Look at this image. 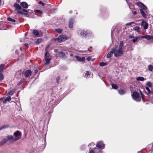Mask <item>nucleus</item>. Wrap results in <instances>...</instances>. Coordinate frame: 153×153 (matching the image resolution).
Masks as SVG:
<instances>
[{"instance_id": "1", "label": "nucleus", "mask_w": 153, "mask_h": 153, "mask_svg": "<svg viewBox=\"0 0 153 153\" xmlns=\"http://www.w3.org/2000/svg\"><path fill=\"white\" fill-rule=\"evenodd\" d=\"M123 42L122 41L120 42V45L118 48L117 47L116 48L113 49L114 50V56L116 57H118L121 56L123 54Z\"/></svg>"}, {"instance_id": "2", "label": "nucleus", "mask_w": 153, "mask_h": 153, "mask_svg": "<svg viewBox=\"0 0 153 153\" xmlns=\"http://www.w3.org/2000/svg\"><path fill=\"white\" fill-rule=\"evenodd\" d=\"M133 99L137 102H139L140 101L141 98L139 96V94L137 92H134L131 95Z\"/></svg>"}, {"instance_id": "3", "label": "nucleus", "mask_w": 153, "mask_h": 153, "mask_svg": "<svg viewBox=\"0 0 153 153\" xmlns=\"http://www.w3.org/2000/svg\"><path fill=\"white\" fill-rule=\"evenodd\" d=\"M13 135L15 137L14 141H16L21 138L22 133L19 131H17L14 133Z\"/></svg>"}, {"instance_id": "4", "label": "nucleus", "mask_w": 153, "mask_h": 153, "mask_svg": "<svg viewBox=\"0 0 153 153\" xmlns=\"http://www.w3.org/2000/svg\"><path fill=\"white\" fill-rule=\"evenodd\" d=\"M45 58L46 61L45 64L48 65L50 63V61L51 59V56L48 52H46L45 54Z\"/></svg>"}, {"instance_id": "5", "label": "nucleus", "mask_w": 153, "mask_h": 153, "mask_svg": "<svg viewBox=\"0 0 153 153\" xmlns=\"http://www.w3.org/2000/svg\"><path fill=\"white\" fill-rule=\"evenodd\" d=\"M68 39L67 36L65 35H62L59 36L57 40L58 41L61 42L64 41Z\"/></svg>"}, {"instance_id": "6", "label": "nucleus", "mask_w": 153, "mask_h": 153, "mask_svg": "<svg viewBox=\"0 0 153 153\" xmlns=\"http://www.w3.org/2000/svg\"><path fill=\"white\" fill-rule=\"evenodd\" d=\"M137 5L140 7V10H147V7L143 3L141 2H137Z\"/></svg>"}, {"instance_id": "7", "label": "nucleus", "mask_w": 153, "mask_h": 153, "mask_svg": "<svg viewBox=\"0 0 153 153\" xmlns=\"http://www.w3.org/2000/svg\"><path fill=\"white\" fill-rule=\"evenodd\" d=\"M33 33L34 35L37 37H41L43 36V33L42 32L40 31V32H39L36 30H33Z\"/></svg>"}, {"instance_id": "8", "label": "nucleus", "mask_w": 153, "mask_h": 153, "mask_svg": "<svg viewBox=\"0 0 153 153\" xmlns=\"http://www.w3.org/2000/svg\"><path fill=\"white\" fill-rule=\"evenodd\" d=\"M140 25L141 26L143 27L145 30L147 29L148 27V23L144 20H143L142 21Z\"/></svg>"}, {"instance_id": "9", "label": "nucleus", "mask_w": 153, "mask_h": 153, "mask_svg": "<svg viewBox=\"0 0 153 153\" xmlns=\"http://www.w3.org/2000/svg\"><path fill=\"white\" fill-rule=\"evenodd\" d=\"M104 145L102 141H99L97 143L96 146L100 149H104Z\"/></svg>"}, {"instance_id": "10", "label": "nucleus", "mask_w": 153, "mask_h": 153, "mask_svg": "<svg viewBox=\"0 0 153 153\" xmlns=\"http://www.w3.org/2000/svg\"><path fill=\"white\" fill-rule=\"evenodd\" d=\"M32 72L30 70H28L25 73V76L26 78H28L31 75Z\"/></svg>"}, {"instance_id": "11", "label": "nucleus", "mask_w": 153, "mask_h": 153, "mask_svg": "<svg viewBox=\"0 0 153 153\" xmlns=\"http://www.w3.org/2000/svg\"><path fill=\"white\" fill-rule=\"evenodd\" d=\"M140 13L141 14L142 16L144 18H146L147 17L146 13L147 12V10H140Z\"/></svg>"}, {"instance_id": "12", "label": "nucleus", "mask_w": 153, "mask_h": 153, "mask_svg": "<svg viewBox=\"0 0 153 153\" xmlns=\"http://www.w3.org/2000/svg\"><path fill=\"white\" fill-rule=\"evenodd\" d=\"M58 55L60 57L63 58H66L65 54L62 52H59L58 53Z\"/></svg>"}, {"instance_id": "13", "label": "nucleus", "mask_w": 153, "mask_h": 153, "mask_svg": "<svg viewBox=\"0 0 153 153\" xmlns=\"http://www.w3.org/2000/svg\"><path fill=\"white\" fill-rule=\"evenodd\" d=\"M75 58L79 62H83L85 60L84 57H81L78 56H76Z\"/></svg>"}, {"instance_id": "14", "label": "nucleus", "mask_w": 153, "mask_h": 153, "mask_svg": "<svg viewBox=\"0 0 153 153\" xmlns=\"http://www.w3.org/2000/svg\"><path fill=\"white\" fill-rule=\"evenodd\" d=\"M20 5L23 8L26 9L28 7V4L25 2H21Z\"/></svg>"}, {"instance_id": "15", "label": "nucleus", "mask_w": 153, "mask_h": 153, "mask_svg": "<svg viewBox=\"0 0 153 153\" xmlns=\"http://www.w3.org/2000/svg\"><path fill=\"white\" fill-rule=\"evenodd\" d=\"M14 7L15 8L16 10H19L21 9V7L18 4L15 3L14 5Z\"/></svg>"}, {"instance_id": "16", "label": "nucleus", "mask_w": 153, "mask_h": 153, "mask_svg": "<svg viewBox=\"0 0 153 153\" xmlns=\"http://www.w3.org/2000/svg\"><path fill=\"white\" fill-rule=\"evenodd\" d=\"M11 98L10 96H8L3 101L4 104H6L7 102L11 100Z\"/></svg>"}, {"instance_id": "17", "label": "nucleus", "mask_w": 153, "mask_h": 153, "mask_svg": "<svg viewBox=\"0 0 153 153\" xmlns=\"http://www.w3.org/2000/svg\"><path fill=\"white\" fill-rule=\"evenodd\" d=\"M74 20L71 19L69 21L68 27L70 28H72L73 27Z\"/></svg>"}, {"instance_id": "18", "label": "nucleus", "mask_w": 153, "mask_h": 153, "mask_svg": "<svg viewBox=\"0 0 153 153\" xmlns=\"http://www.w3.org/2000/svg\"><path fill=\"white\" fill-rule=\"evenodd\" d=\"M113 51L114 50H113L112 49L111 51L108 53L106 56L107 58H110L111 56L114 53Z\"/></svg>"}, {"instance_id": "19", "label": "nucleus", "mask_w": 153, "mask_h": 153, "mask_svg": "<svg viewBox=\"0 0 153 153\" xmlns=\"http://www.w3.org/2000/svg\"><path fill=\"white\" fill-rule=\"evenodd\" d=\"M7 139L10 141L11 140H12L13 141H14V137L13 136L9 135L7 136Z\"/></svg>"}, {"instance_id": "20", "label": "nucleus", "mask_w": 153, "mask_h": 153, "mask_svg": "<svg viewBox=\"0 0 153 153\" xmlns=\"http://www.w3.org/2000/svg\"><path fill=\"white\" fill-rule=\"evenodd\" d=\"M7 139H4L0 142V146L5 144L7 141Z\"/></svg>"}, {"instance_id": "21", "label": "nucleus", "mask_w": 153, "mask_h": 153, "mask_svg": "<svg viewBox=\"0 0 153 153\" xmlns=\"http://www.w3.org/2000/svg\"><path fill=\"white\" fill-rule=\"evenodd\" d=\"M146 79L144 78L143 77H142L139 76L136 78V80L137 81H143Z\"/></svg>"}, {"instance_id": "22", "label": "nucleus", "mask_w": 153, "mask_h": 153, "mask_svg": "<svg viewBox=\"0 0 153 153\" xmlns=\"http://www.w3.org/2000/svg\"><path fill=\"white\" fill-rule=\"evenodd\" d=\"M88 34V33L85 31H82L80 33V35L82 37L85 36Z\"/></svg>"}, {"instance_id": "23", "label": "nucleus", "mask_w": 153, "mask_h": 153, "mask_svg": "<svg viewBox=\"0 0 153 153\" xmlns=\"http://www.w3.org/2000/svg\"><path fill=\"white\" fill-rule=\"evenodd\" d=\"M153 36H150L149 35H146L145 36V39L147 40H149L151 39H153Z\"/></svg>"}, {"instance_id": "24", "label": "nucleus", "mask_w": 153, "mask_h": 153, "mask_svg": "<svg viewBox=\"0 0 153 153\" xmlns=\"http://www.w3.org/2000/svg\"><path fill=\"white\" fill-rule=\"evenodd\" d=\"M9 126V125H3L0 127V131L4 129L8 128Z\"/></svg>"}, {"instance_id": "25", "label": "nucleus", "mask_w": 153, "mask_h": 153, "mask_svg": "<svg viewBox=\"0 0 153 153\" xmlns=\"http://www.w3.org/2000/svg\"><path fill=\"white\" fill-rule=\"evenodd\" d=\"M5 65L3 64H1L0 65V72L1 73L3 72L4 70V67Z\"/></svg>"}, {"instance_id": "26", "label": "nucleus", "mask_w": 153, "mask_h": 153, "mask_svg": "<svg viewBox=\"0 0 153 153\" xmlns=\"http://www.w3.org/2000/svg\"><path fill=\"white\" fill-rule=\"evenodd\" d=\"M55 30L56 32L58 33H59L60 34V33H62V30L61 29L59 28V29H55Z\"/></svg>"}, {"instance_id": "27", "label": "nucleus", "mask_w": 153, "mask_h": 153, "mask_svg": "<svg viewBox=\"0 0 153 153\" xmlns=\"http://www.w3.org/2000/svg\"><path fill=\"white\" fill-rule=\"evenodd\" d=\"M140 36H139L136 37L135 38H134V39L132 40V42L135 43L140 38Z\"/></svg>"}, {"instance_id": "28", "label": "nucleus", "mask_w": 153, "mask_h": 153, "mask_svg": "<svg viewBox=\"0 0 153 153\" xmlns=\"http://www.w3.org/2000/svg\"><path fill=\"white\" fill-rule=\"evenodd\" d=\"M134 30L137 31V32L138 33H140V27H139L136 26L134 28Z\"/></svg>"}, {"instance_id": "29", "label": "nucleus", "mask_w": 153, "mask_h": 153, "mask_svg": "<svg viewBox=\"0 0 153 153\" xmlns=\"http://www.w3.org/2000/svg\"><path fill=\"white\" fill-rule=\"evenodd\" d=\"M111 86L112 88L114 89H117L118 88V86L116 84H111Z\"/></svg>"}, {"instance_id": "30", "label": "nucleus", "mask_w": 153, "mask_h": 153, "mask_svg": "<svg viewBox=\"0 0 153 153\" xmlns=\"http://www.w3.org/2000/svg\"><path fill=\"white\" fill-rule=\"evenodd\" d=\"M118 92L121 95L123 94H125V91L123 90H120L118 91Z\"/></svg>"}, {"instance_id": "31", "label": "nucleus", "mask_w": 153, "mask_h": 153, "mask_svg": "<svg viewBox=\"0 0 153 153\" xmlns=\"http://www.w3.org/2000/svg\"><path fill=\"white\" fill-rule=\"evenodd\" d=\"M14 93V91H10L7 94V95L12 96Z\"/></svg>"}, {"instance_id": "32", "label": "nucleus", "mask_w": 153, "mask_h": 153, "mask_svg": "<svg viewBox=\"0 0 153 153\" xmlns=\"http://www.w3.org/2000/svg\"><path fill=\"white\" fill-rule=\"evenodd\" d=\"M148 69L150 71H152L153 70V67L152 65H149L148 66Z\"/></svg>"}, {"instance_id": "33", "label": "nucleus", "mask_w": 153, "mask_h": 153, "mask_svg": "<svg viewBox=\"0 0 153 153\" xmlns=\"http://www.w3.org/2000/svg\"><path fill=\"white\" fill-rule=\"evenodd\" d=\"M42 39H39L37 40L36 42V43L37 44H38L41 42Z\"/></svg>"}, {"instance_id": "34", "label": "nucleus", "mask_w": 153, "mask_h": 153, "mask_svg": "<svg viewBox=\"0 0 153 153\" xmlns=\"http://www.w3.org/2000/svg\"><path fill=\"white\" fill-rule=\"evenodd\" d=\"M99 64L101 66H103L106 65L107 64L103 62H101Z\"/></svg>"}, {"instance_id": "35", "label": "nucleus", "mask_w": 153, "mask_h": 153, "mask_svg": "<svg viewBox=\"0 0 153 153\" xmlns=\"http://www.w3.org/2000/svg\"><path fill=\"white\" fill-rule=\"evenodd\" d=\"M7 19L8 21H10L12 22H16L15 20L14 19H13L10 17L8 18Z\"/></svg>"}, {"instance_id": "36", "label": "nucleus", "mask_w": 153, "mask_h": 153, "mask_svg": "<svg viewBox=\"0 0 153 153\" xmlns=\"http://www.w3.org/2000/svg\"><path fill=\"white\" fill-rule=\"evenodd\" d=\"M0 72V81L3 80L4 78L3 75Z\"/></svg>"}, {"instance_id": "37", "label": "nucleus", "mask_w": 153, "mask_h": 153, "mask_svg": "<svg viewBox=\"0 0 153 153\" xmlns=\"http://www.w3.org/2000/svg\"><path fill=\"white\" fill-rule=\"evenodd\" d=\"M146 85L149 87H151L152 84L150 82H147L146 83Z\"/></svg>"}, {"instance_id": "38", "label": "nucleus", "mask_w": 153, "mask_h": 153, "mask_svg": "<svg viewBox=\"0 0 153 153\" xmlns=\"http://www.w3.org/2000/svg\"><path fill=\"white\" fill-rule=\"evenodd\" d=\"M134 22H129L128 23H127L126 24V26H129L132 24H134Z\"/></svg>"}, {"instance_id": "39", "label": "nucleus", "mask_w": 153, "mask_h": 153, "mask_svg": "<svg viewBox=\"0 0 153 153\" xmlns=\"http://www.w3.org/2000/svg\"><path fill=\"white\" fill-rule=\"evenodd\" d=\"M35 12L36 13H40L41 14H42L43 13L39 10H36L35 11Z\"/></svg>"}, {"instance_id": "40", "label": "nucleus", "mask_w": 153, "mask_h": 153, "mask_svg": "<svg viewBox=\"0 0 153 153\" xmlns=\"http://www.w3.org/2000/svg\"><path fill=\"white\" fill-rule=\"evenodd\" d=\"M24 81V80L23 79L21 80L19 82L18 84V85H19L22 83Z\"/></svg>"}, {"instance_id": "41", "label": "nucleus", "mask_w": 153, "mask_h": 153, "mask_svg": "<svg viewBox=\"0 0 153 153\" xmlns=\"http://www.w3.org/2000/svg\"><path fill=\"white\" fill-rule=\"evenodd\" d=\"M146 89L148 91L149 93H150L151 92L150 91L148 87H146Z\"/></svg>"}, {"instance_id": "42", "label": "nucleus", "mask_w": 153, "mask_h": 153, "mask_svg": "<svg viewBox=\"0 0 153 153\" xmlns=\"http://www.w3.org/2000/svg\"><path fill=\"white\" fill-rule=\"evenodd\" d=\"M129 37L130 39H133V38L134 39V37L132 35H130L129 36Z\"/></svg>"}, {"instance_id": "43", "label": "nucleus", "mask_w": 153, "mask_h": 153, "mask_svg": "<svg viewBox=\"0 0 153 153\" xmlns=\"http://www.w3.org/2000/svg\"><path fill=\"white\" fill-rule=\"evenodd\" d=\"M17 13L20 14H23V13L21 11H17Z\"/></svg>"}, {"instance_id": "44", "label": "nucleus", "mask_w": 153, "mask_h": 153, "mask_svg": "<svg viewBox=\"0 0 153 153\" xmlns=\"http://www.w3.org/2000/svg\"><path fill=\"white\" fill-rule=\"evenodd\" d=\"M22 11L26 13H27L28 12V10L25 9H23L22 10Z\"/></svg>"}, {"instance_id": "45", "label": "nucleus", "mask_w": 153, "mask_h": 153, "mask_svg": "<svg viewBox=\"0 0 153 153\" xmlns=\"http://www.w3.org/2000/svg\"><path fill=\"white\" fill-rule=\"evenodd\" d=\"M60 78L59 77H58L57 79H56V81H57V83H59V80H60Z\"/></svg>"}, {"instance_id": "46", "label": "nucleus", "mask_w": 153, "mask_h": 153, "mask_svg": "<svg viewBox=\"0 0 153 153\" xmlns=\"http://www.w3.org/2000/svg\"><path fill=\"white\" fill-rule=\"evenodd\" d=\"M39 4H41L42 6H44V4L43 3H42V1H40L39 2Z\"/></svg>"}, {"instance_id": "47", "label": "nucleus", "mask_w": 153, "mask_h": 153, "mask_svg": "<svg viewBox=\"0 0 153 153\" xmlns=\"http://www.w3.org/2000/svg\"><path fill=\"white\" fill-rule=\"evenodd\" d=\"M89 75V73L88 71H87L86 73L85 76H86V77L88 76V75Z\"/></svg>"}, {"instance_id": "48", "label": "nucleus", "mask_w": 153, "mask_h": 153, "mask_svg": "<svg viewBox=\"0 0 153 153\" xmlns=\"http://www.w3.org/2000/svg\"><path fill=\"white\" fill-rule=\"evenodd\" d=\"M90 145H92V146H94L95 143L93 142L91 143L90 144H89L88 145V146L89 147Z\"/></svg>"}, {"instance_id": "49", "label": "nucleus", "mask_w": 153, "mask_h": 153, "mask_svg": "<svg viewBox=\"0 0 153 153\" xmlns=\"http://www.w3.org/2000/svg\"><path fill=\"white\" fill-rule=\"evenodd\" d=\"M86 59L87 60L89 61L91 59V58L90 57H88Z\"/></svg>"}, {"instance_id": "50", "label": "nucleus", "mask_w": 153, "mask_h": 153, "mask_svg": "<svg viewBox=\"0 0 153 153\" xmlns=\"http://www.w3.org/2000/svg\"><path fill=\"white\" fill-rule=\"evenodd\" d=\"M140 38H142V39H143V38L145 39V36H140Z\"/></svg>"}, {"instance_id": "51", "label": "nucleus", "mask_w": 153, "mask_h": 153, "mask_svg": "<svg viewBox=\"0 0 153 153\" xmlns=\"http://www.w3.org/2000/svg\"><path fill=\"white\" fill-rule=\"evenodd\" d=\"M140 93H141V94L142 96V98L143 99V97H144V94H142V92L141 91H140Z\"/></svg>"}, {"instance_id": "52", "label": "nucleus", "mask_w": 153, "mask_h": 153, "mask_svg": "<svg viewBox=\"0 0 153 153\" xmlns=\"http://www.w3.org/2000/svg\"><path fill=\"white\" fill-rule=\"evenodd\" d=\"M4 99V97H2L1 98H0V100L2 101Z\"/></svg>"}, {"instance_id": "53", "label": "nucleus", "mask_w": 153, "mask_h": 153, "mask_svg": "<svg viewBox=\"0 0 153 153\" xmlns=\"http://www.w3.org/2000/svg\"><path fill=\"white\" fill-rule=\"evenodd\" d=\"M137 13L136 11H135L133 12V14L134 15H136Z\"/></svg>"}, {"instance_id": "54", "label": "nucleus", "mask_w": 153, "mask_h": 153, "mask_svg": "<svg viewBox=\"0 0 153 153\" xmlns=\"http://www.w3.org/2000/svg\"><path fill=\"white\" fill-rule=\"evenodd\" d=\"M23 14H24V15H28V14L27 13H23Z\"/></svg>"}, {"instance_id": "55", "label": "nucleus", "mask_w": 153, "mask_h": 153, "mask_svg": "<svg viewBox=\"0 0 153 153\" xmlns=\"http://www.w3.org/2000/svg\"><path fill=\"white\" fill-rule=\"evenodd\" d=\"M27 44L25 43L23 45V46H27Z\"/></svg>"}, {"instance_id": "56", "label": "nucleus", "mask_w": 153, "mask_h": 153, "mask_svg": "<svg viewBox=\"0 0 153 153\" xmlns=\"http://www.w3.org/2000/svg\"><path fill=\"white\" fill-rule=\"evenodd\" d=\"M37 70H36L34 71V72L35 73V74L37 72Z\"/></svg>"}, {"instance_id": "57", "label": "nucleus", "mask_w": 153, "mask_h": 153, "mask_svg": "<svg viewBox=\"0 0 153 153\" xmlns=\"http://www.w3.org/2000/svg\"><path fill=\"white\" fill-rule=\"evenodd\" d=\"M16 1L17 2L19 3L20 1V0H17Z\"/></svg>"}, {"instance_id": "58", "label": "nucleus", "mask_w": 153, "mask_h": 153, "mask_svg": "<svg viewBox=\"0 0 153 153\" xmlns=\"http://www.w3.org/2000/svg\"><path fill=\"white\" fill-rule=\"evenodd\" d=\"M57 50H56V49H55V50H54V52H57Z\"/></svg>"}, {"instance_id": "59", "label": "nucleus", "mask_w": 153, "mask_h": 153, "mask_svg": "<svg viewBox=\"0 0 153 153\" xmlns=\"http://www.w3.org/2000/svg\"><path fill=\"white\" fill-rule=\"evenodd\" d=\"M70 55L71 56H73V54H72V53H70Z\"/></svg>"}, {"instance_id": "60", "label": "nucleus", "mask_w": 153, "mask_h": 153, "mask_svg": "<svg viewBox=\"0 0 153 153\" xmlns=\"http://www.w3.org/2000/svg\"><path fill=\"white\" fill-rule=\"evenodd\" d=\"M1 0H0V5H1Z\"/></svg>"}, {"instance_id": "61", "label": "nucleus", "mask_w": 153, "mask_h": 153, "mask_svg": "<svg viewBox=\"0 0 153 153\" xmlns=\"http://www.w3.org/2000/svg\"><path fill=\"white\" fill-rule=\"evenodd\" d=\"M20 48V49L22 51V50H21V48Z\"/></svg>"}]
</instances>
